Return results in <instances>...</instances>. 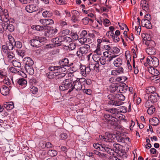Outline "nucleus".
I'll use <instances>...</instances> for the list:
<instances>
[{
	"instance_id": "37",
	"label": "nucleus",
	"mask_w": 160,
	"mask_h": 160,
	"mask_svg": "<svg viewBox=\"0 0 160 160\" xmlns=\"http://www.w3.org/2000/svg\"><path fill=\"white\" fill-rule=\"evenodd\" d=\"M2 25L3 24L7 25L10 23V22L9 19L6 17V16L4 14V13L2 15Z\"/></svg>"
},
{
	"instance_id": "63",
	"label": "nucleus",
	"mask_w": 160,
	"mask_h": 160,
	"mask_svg": "<svg viewBox=\"0 0 160 160\" xmlns=\"http://www.w3.org/2000/svg\"><path fill=\"white\" fill-rule=\"evenodd\" d=\"M112 39L114 42H119L120 40V38L118 37V36L115 35H114Z\"/></svg>"
},
{
	"instance_id": "64",
	"label": "nucleus",
	"mask_w": 160,
	"mask_h": 160,
	"mask_svg": "<svg viewBox=\"0 0 160 160\" xmlns=\"http://www.w3.org/2000/svg\"><path fill=\"white\" fill-rule=\"evenodd\" d=\"M108 98L110 100H113L116 99L115 95H114L112 94H110L108 96Z\"/></svg>"
},
{
	"instance_id": "35",
	"label": "nucleus",
	"mask_w": 160,
	"mask_h": 160,
	"mask_svg": "<svg viewBox=\"0 0 160 160\" xmlns=\"http://www.w3.org/2000/svg\"><path fill=\"white\" fill-rule=\"evenodd\" d=\"M62 44L67 43H69L72 42V39L70 37H64L62 36Z\"/></svg>"
},
{
	"instance_id": "15",
	"label": "nucleus",
	"mask_w": 160,
	"mask_h": 160,
	"mask_svg": "<svg viewBox=\"0 0 160 160\" xmlns=\"http://www.w3.org/2000/svg\"><path fill=\"white\" fill-rule=\"evenodd\" d=\"M148 71L153 76V77H154V76H156V78L157 76L159 74V72L158 71L153 67H149L148 68Z\"/></svg>"
},
{
	"instance_id": "32",
	"label": "nucleus",
	"mask_w": 160,
	"mask_h": 160,
	"mask_svg": "<svg viewBox=\"0 0 160 160\" xmlns=\"http://www.w3.org/2000/svg\"><path fill=\"white\" fill-rule=\"evenodd\" d=\"M149 122L152 125L154 126L157 125L159 122L158 119L156 117L153 118L151 120H149Z\"/></svg>"
},
{
	"instance_id": "10",
	"label": "nucleus",
	"mask_w": 160,
	"mask_h": 160,
	"mask_svg": "<svg viewBox=\"0 0 160 160\" xmlns=\"http://www.w3.org/2000/svg\"><path fill=\"white\" fill-rule=\"evenodd\" d=\"M57 28H51L45 31L44 35L47 37L50 38L52 37L57 32Z\"/></svg>"
},
{
	"instance_id": "57",
	"label": "nucleus",
	"mask_w": 160,
	"mask_h": 160,
	"mask_svg": "<svg viewBox=\"0 0 160 160\" xmlns=\"http://www.w3.org/2000/svg\"><path fill=\"white\" fill-rule=\"evenodd\" d=\"M100 63L102 65H105L106 63V58L105 57H101Z\"/></svg>"
},
{
	"instance_id": "18",
	"label": "nucleus",
	"mask_w": 160,
	"mask_h": 160,
	"mask_svg": "<svg viewBox=\"0 0 160 160\" xmlns=\"http://www.w3.org/2000/svg\"><path fill=\"white\" fill-rule=\"evenodd\" d=\"M124 72V69L122 67H120L112 71V74L114 76H116L119 75Z\"/></svg>"
},
{
	"instance_id": "53",
	"label": "nucleus",
	"mask_w": 160,
	"mask_h": 160,
	"mask_svg": "<svg viewBox=\"0 0 160 160\" xmlns=\"http://www.w3.org/2000/svg\"><path fill=\"white\" fill-rule=\"evenodd\" d=\"M94 63H90L88 66H87L89 69V70L90 72L93 71L95 70Z\"/></svg>"
},
{
	"instance_id": "29",
	"label": "nucleus",
	"mask_w": 160,
	"mask_h": 160,
	"mask_svg": "<svg viewBox=\"0 0 160 160\" xmlns=\"http://www.w3.org/2000/svg\"><path fill=\"white\" fill-rule=\"evenodd\" d=\"M146 52L150 55H153L155 54L156 50L154 47L151 48H147L146 49Z\"/></svg>"
},
{
	"instance_id": "47",
	"label": "nucleus",
	"mask_w": 160,
	"mask_h": 160,
	"mask_svg": "<svg viewBox=\"0 0 160 160\" xmlns=\"http://www.w3.org/2000/svg\"><path fill=\"white\" fill-rule=\"evenodd\" d=\"M70 35L72 39L75 40H78V36L77 33L72 32L70 34Z\"/></svg>"
},
{
	"instance_id": "2",
	"label": "nucleus",
	"mask_w": 160,
	"mask_h": 160,
	"mask_svg": "<svg viewBox=\"0 0 160 160\" xmlns=\"http://www.w3.org/2000/svg\"><path fill=\"white\" fill-rule=\"evenodd\" d=\"M113 143H109L110 145H107L108 147L112 149H112L113 151L118 153L120 156H123L125 153L122 150V146L119 144Z\"/></svg>"
},
{
	"instance_id": "16",
	"label": "nucleus",
	"mask_w": 160,
	"mask_h": 160,
	"mask_svg": "<svg viewBox=\"0 0 160 160\" xmlns=\"http://www.w3.org/2000/svg\"><path fill=\"white\" fill-rule=\"evenodd\" d=\"M23 61L25 62V67L32 66L34 64V62L32 59L29 57L24 58Z\"/></svg>"
},
{
	"instance_id": "61",
	"label": "nucleus",
	"mask_w": 160,
	"mask_h": 160,
	"mask_svg": "<svg viewBox=\"0 0 160 160\" xmlns=\"http://www.w3.org/2000/svg\"><path fill=\"white\" fill-rule=\"evenodd\" d=\"M60 138L61 139L65 140L66 138H67L68 137L66 133H61L60 135Z\"/></svg>"
},
{
	"instance_id": "40",
	"label": "nucleus",
	"mask_w": 160,
	"mask_h": 160,
	"mask_svg": "<svg viewBox=\"0 0 160 160\" xmlns=\"http://www.w3.org/2000/svg\"><path fill=\"white\" fill-rule=\"evenodd\" d=\"M48 154L51 157H54L57 154V152L54 150H50L48 152Z\"/></svg>"
},
{
	"instance_id": "12",
	"label": "nucleus",
	"mask_w": 160,
	"mask_h": 160,
	"mask_svg": "<svg viewBox=\"0 0 160 160\" xmlns=\"http://www.w3.org/2000/svg\"><path fill=\"white\" fill-rule=\"evenodd\" d=\"M109 88L111 92L112 93L115 92H119V84L116 83H112L110 86Z\"/></svg>"
},
{
	"instance_id": "60",
	"label": "nucleus",
	"mask_w": 160,
	"mask_h": 160,
	"mask_svg": "<svg viewBox=\"0 0 160 160\" xmlns=\"http://www.w3.org/2000/svg\"><path fill=\"white\" fill-rule=\"evenodd\" d=\"M114 33H112L111 32L108 31L107 32L106 35L110 39L112 38L114 35Z\"/></svg>"
},
{
	"instance_id": "22",
	"label": "nucleus",
	"mask_w": 160,
	"mask_h": 160,
	"mask_svg": "<svg viewBox=\"0 0 160 160\" xmlns=\"http://www.w3.org/2000/svg\"><path fill=\"white\" fill-rule=\"evenodd\" d=\"M128 88V87L125 83H123L122 85H119V92L122 93L126 92Z\"/></svg>"
},
{
	"instance_id": "9",
	"label": "nucleus",
	"mask_w": 160,
	"mask_h": 160,
	"mask_svg": "<svg viewBox=\"0 0 160 160\" xmlns=\"http://www.w3.org/2000/svg\"><path fill=\"white\" fill-rule=\"evenodd\" d=\"M80 74L84 77H86L87 75H89L90 72L88 66L86 67L85 65L81 64L79 68Z\"/></svg>"
},
{
	"instance_id": "56",
	"label": "nucleus",
	"mask_w": 160,
	"mask_h": 160,
	"mask_svg": "<svg viewBox=\"0 0 160 160\" xmlns=\"http://www.w3.org/2000/svg\"><path fill=\"white\" fill-rule=\"evenodd\" d=\"M144 27L148 29L152 28V25L150 21L148 20L147 21L146 24L145 26Z\"/></svg>"
},
{
	"instance_id": "27",
	"label": "nucleus",
	"mask_w": 160,
	"mask_h": 160,
	"mask_svg": "<svg viewBox=\"0 0 160 160\" xmlns=\"http://www.w3.org/2000/svg\"><path fill=\"white\" fill-rule=\"evenodd\" d=\"M13 41H14V38H11V40H10V42H6L7 47L9 50H12L13 49L15 45L13 43Z\"/></svg>"
},
{
	"instance_id": "58",
	"label": "nucleus",
	"mask_w": 160,
	"mask_h": 160,
	"mask_svg": "<svg viewBox=\"0 0 160 160\" xmlns=\"http://www.w3.org/2000/svg\"><path fill=\"white\" fill-rule=\"evenodd\" d=\"M57 72L58 73V75H57V76H56L57 77V78L58 79H60L62 78H64L66 75L65 73H58V72Z\"/></svg>"
},
{
	"instance_id": "30",
	"label": "nucleus",
	"mask_w": 160,
	"mask_h": 160,
	"mask_svg": "<svg viewBox=\"0 0 160 160\" xmlns=\"http://www.w3.org/2000/svg\"><path fill=\"white\" fill-rule=\"evenodd\" d=\"M58 73L55 72H50L47 73V77L50 79H52L55 78L56 76H57Z\"/></svg>"
},
{
	"instance_id": "44",
	"label": "nucleus",
	"mask_w": 160,
	"mask_h": 160,
	"mask_svg": "<svg viewBox=\"0 0 160 160\" xmlns=\"http://www.w3.org/2000/svg\"><path fill=\"white\" fill-rule=\"evenodd\" d=\"M33 28H35V29L37 31H42L45 29V27L43 25V26H33Z\"/></svg>"
},
{
	"instance_id": "45",
	"label": "nucleus",
	"mask_w": 160,
	"mask_h": 160,
	"mask_svg": "<svg viewBox=\"0 0 160 160\" xmlns=\"http://www.w3.org/2000/svg\"><path fill=\"white\" fill-rule=\"evenodd\" d=\"M117 121V118L112 116L108 122L110 123L111 125H114Z\"/></svg>"
},
{
	"instance_id": "24",
	"label": "nucleus",
	"mask_w": 160,
	"mask_h": 160,
	"mask_svg": "<svg viewBox=\"0 0 160 160\" xmlns=\"http://www.w3.org/2000/svg\"><path fill=\"white\" fill-rule=\"evenodd\" d=\"M156 89L155 87L154 86H151L147 87L146 88V92L147 93L146 94H149L153 93H156Z\"/></svg>"
},
{
	"instance_id": "1",
	"label": "nucleus",
	"mask_w": 160,
	"mask_h": 160,
	"mask_svg": "<svg viewBox=\"0 0 160 160\" xmlns=\"http://www.w3.org/2000/svg\"><path fill=\"white\" fill-rule=\"evenodd\" d=\"M99 139L102 141L112 143L117 141L118 142L123 143L125 142L126 140H129V138H123L119 135H116L114 134L109 133L105 136L102 135H99Z\"/></svg>"
},
{
	"instance_id": "52",
	"label": "nucleus",
	"mask_w": 160,
	"mask_h": 160,
	"mask_svg": "<svg viewBox=\"0 0 160 160\" xmlns=\"http://www.w3.org/2000/svg\"><path fill=\"white\" fill-rule=\"evenodd\" d=\"M147 101L146 102L145 104V106L147 108H150L153 106L152 102H150L149 101H148V99L147 100Z\"/></svg>"
},
{
	"instance_id": "38",
	"label": "nucleus",
	"mask_w": 160,
	"mask_h": 160,
	"mask_svg": "<svg viewBox=\"0 0 160 160\" xmlns=\"http://www.w3.org/2000/svg\"><path fill=\"white\" fill-rule=\"evenodd\" d=\"M42 15L44 17H49L52 15V13L51 11H45L42 12Z\"/></svg>"
},
{
	"instance_id": "34",
	"label": "nucleus",
	"mask_w": 160,
	"mask_h": 160,
	"mask_svg": "<svg viewBox=\"0 0 160 160\" xmlns=\"http://www.w3.org/2000/svg\"><path fill=\"white\" fill-rule=\"evenodd\" d=\"M25 68L27 72L29 74L32 75L34 73V70L32 66L29 67H25Z\"/></svg>"
},
{
	"instance_id": "11",
	"label": "nucleus",
	"mask_w": 160,
	"mask_h": 160,
	"mask_svg": "<svg viewBox=\"0 0 160 160\" xmlns=\"http://www.w3.org/2000/svg\"><path fill=\"white\" fill-rule=\"evenodd\" d=\"M145 97H148V101L153 103L156 102L159 99V96L156 93H153L150 96H148V94H146Z\"/></svg>"
},
{
	"instance_id": "43",
	"label": "nucleus",
	"mask_w": 160,
	"mask_h": 160,
	"mask_svg": "<svg viewBox=\"0 0 160 160\" xmlns=\"http://www.w3.org/2000/svg\"><path fill=\"white\" fill-rule=\"evenodd\" d=\"M148 108L147 112L149 114H152L155 111V108L153 106Z\"/></svg>"
},
{
	"instance_id": "8",
	"label": "nucleus",
	"mask_w": 160,
	"mask_h": 160,
	"mask_svg": "<svg viewBox=\"0 0 160 160\" xmlns=\"http://www.w3.org/2000/svg\"><path fill=\"white\" fill-rule=\"evenodd\" d=\"M146 61L150 67H156L159 65V60L155 57L148 56L147 58Z\"/></svg>"
},
{
	"instance_id": "54",
	"label": "nucleus",
	"mask_w": 160,
	"mask_h": 160,
	"mask_svg": "<svg viewBox=\"0 0 160 160\" xmlns=\"http://www.w3.org/2000/svg\"><path fill=\"white\" fill-rule=\"evenodd\" d=\"M94 68H95V70L97 72H98L99 71V68L101 65H100L99 63H94Z\"/></svg>"
},
{
	"instance_id": "36",
	"label": "nucleus",
	"mask_w": 160,
	"mask_h": 160,
	"mask_svg": "<svg viewBox=\"0 0 160 160\" xmlns=\"http://www.w3.org/2000/svg\"><path fill=\"white\" fill-rule=\"evenodd\" d=\"M116 99H118V100L124 101L125 99V97L122 95V93L117 94L115 95Z\"/></svg>"
},
{
	"instance_id": "55",
	"label": "nucleus",
	"mask_w": 160,
	"mask_h": 160,
	"mask_svg": "<svg viewBox=\"0 0 160 160\" xmlns=\"http://www.w3.org/2000/svg\"><path fill=\"white\" fill-rule=\"evenodd\" d=\"M94 153L95 154L99 156L100 157H103L105 156L106 154H105L102 153L100 152H99L96 150H94L93 151Z\"/></svg>"
},
{
	"instance_id": "46",
	"label": "nucleus",
	"mask_w": 160,
	"mask_h": 160,
	"mask_svg": "<svg viewBox=\"0 0 160 160\" xmlns=\"http://www.w3.org/2000/svg\"><path fill=\"white\" fill-rule=\"evenodd\" d=\"M30 90L31 92L33 94H36L38 91V88L33 86L31 87Z\"/></svg>"
},
{
	"instance_id": "39",
	"label": "nucleus",
	"mask_w": 160,
	"mask_h": 160,
	"mask_svg": "<svg viewBox=\"0 0 160 160\" xmlns=\"http://www.w3.org/2000/svg\"><path fill=\"white\" fill-rule=\"evenodd\" d=\"M13 43V44H15L14 46L17 48H20L22 47V43L21 42L19 41L15 42L14 39Z\"/></svg>"
},
{
	"instance_id": "26",
	"label": "nucleus",
	"mask_w": 160,
	"mask_h": 160,
	"mask_svg": "<svg viewBox=\"0 0 160 160\" xmlns=\"http://www.w3.org/2000/svg\"><path fill=\"white\" fill-rule=\"evenodd\" d=\"M113 63L116 67H119L122 64V61L121 58H118L114 60Z\"/></svg>"
},
{
	"instance_id": "7",
	"label": "nucleus",
	"mask_w": 160,
	"mask_h": 160,
	"mask_svg": "<svg viewBox=\"0 0 160 160\" xmlns=\"http://www.w3.org/2000/svg\"><path fill=\"white\" fill-rule=\"evenodd\" d=\"M90 47L88 44H85L80 47L77 51L76 54L78 57H80L86 55L90 50Z\"/></svg>"
},
{
	"instance_id": "62",
	"label": "nucleus",
	"mask_w": 160,
	"mask_h": 160,
	"mask_svg": "<svg viewBox=\"0 0 160 160\" xmlns=\"http://www.w3.org/2000/svg\"><path fill=\"white\" fill-rule=\"evenodd\" d=\"M8 55V57L10 59L14 57V54L12 52H8L6 53Z\"/></svg>"
},
{
	"instance_id": "49",
	"label": "nucleus",
	"mask_w": 160,
	"mask_h": 160,
	"mask_svg": "<svg viewBox=\"0 0 160 160\" xmlns=\"http://www.w3.org/2000/svg\"><path fill=\"white\" fill-rule=\"evenodd\" d=\"M76 43H70L68 46V48L69 50H72L75 48L76 47Z\"/></svg>"
},
{
	"instance_id": "48",
	"label": "nucleus",
	"mask_w": 160,
	"mask_h": 160,
	"mask_svg": "<svg viewBox=\"0 0 160 160\" xmlns=\"http://www.w3.org/2000/svg\"><path fill=\"white\" fill-rule=\"evenodd\" d=\"M12 63L14 66L16 67L20 68L21 66V63L15 60H13L12 61Z\"/></svg>"
},
{
	"instance_id": "17",
	"label": "nucleus",
	"mask_w": 160,
	"mask_h": 160,
	"mask_svg": "<svg viewBox=\"0 0 160 160\" xmlns=\"http://www.w3.org/2000/svg\"><path fill=\"white\" fill-rule=\"evenodd\" d=\"M2 27L4 30H8L10 32H12L14 29V27L12 24H10V23L7 25L5 24H2Z\"/></svg>"
},
{
	"instance_id": "4",
	"label": "nucleus",
	"mask_w": 160,
	"mask_h": 160,
	"mask_svg": "<svg viewBox=\"0 0 160 160\" xmlns=\"http://www.w3.org/2000/svg\"><path fill=\"white\" fill-rule=\"evenodd\" d=\"M84 78H82L81 79L77 78H76L73 80V87L72 88L69 89L68 92H70L73 90V89H75L76 90H81L82 87L83 85V81Z\"/></svg>"
},
{
	"instance_id": "59",
	"label": "nucleus",
	"mask_w": 160,
	"mask_h": 160,
	"mask_svg": "<svg viewBox=\"0 0 160 160\" xmlns=\"http://www.w3.org/2000/svg\"><path fill=\"white\" fill-rule=\"evenodd\" d=\"M95 53H96L97 55H101V51L100 50V46H97V48L94 51Z\"/></svg>"
},
{
	"instance_id": "51",
	"label": "nucleus",
	"mask_w": 160,
	"mask_h": 160,
	"mask_svg": "<svg viewBox=\"0 0 160 160\" xmlns=\"http://www.w3.org/2000/svg\"><path fill=\"white\" fill-rule=\"evenodd\" d=\"M5 11V10L2 9L1 7L0 6V23H2V15L4 14V12Z\"/></svg>"
},
{
	"instance_id": "41",
	"label": "nucleus",
	"mask_w": 160,
	"mask_h": 160,
	"mask_svg": "<svg viewBox=\"0 0 160 160\" xmlns=\"http://www.w3.org/2000/svg\"><path fill=\"white\" fill-rule=\"evenodd\" d=\"M127 78L124 76L116 78L117 81L118 82H124L127 80Z\"/></svg>"
},
{
	"instance_id": "31",
	"label": "nucleus",
	"mask_w": 160,
	"mask_h": 160,
	"mask_svg": "<svg viewBox=\"0 0 160 160\" xmlns=\"http://www.w3.org/2000/svg\"><path fill=\"white\" fill-rule=\"evenodd\" d=\"M61 65L57 66L58 68L56 72H58V73H65V72H66L67 69Z\"/></svg>"
},
{
	"instance_id": "5",
	"label": "nucleus",
	"mask_w": 160,
	"mask_h": 160,
	"mask_svg": "<svg viewBox=\"0 0 160 160\" xmlns=\"http://www.w3.org/2000/svg\"><path fill=\"white\" fill-rule=\"evenodd\" d=\"M94 148L102 152H105L110 154L112 149L108 147L107 145L103 143H95L93 144Z\"/></svg>"
},
{
	"instance_id": "21",
	"label": "nucleus",
	"mask_w": 160,
	"mask_h": 160,
	"mask_svg": "<svg viewBox=\"0 0 160 160\" xmlns=\"http://www.w3.org/2000/svg\"><path fill=\"white\" fill-rule=\"evenodd\" d=\"M143 43L147 45L148 48H151L154 47L156 46V43L153 40H147V41H143Z\"/></svg>"
},
{
	"instance_id": "23",
	"label": "nucleus",
	"mask_w": 160,
	"mask_h": 160,
	"mask_svg": "<svg viewBox=\"0 0 160 160\" xmlns=\"http://www.w3.org/2000/svg\"><path fill=\"white\" fill-rule=\"evenodd\" d=\"M141 6L142 9L145 11H148L149 9L148 4L145 0H142L141 1Z\"/></svg>"
},
{
	"instance_id": "6",
	"label": "nucleus",
	"mask_w": 160,
	"mask_h": 160,
	"mask_svg": "<svg viewBox=\"0 0 160 160\" xmlns=\"http://www.w3.org/2000/svg\"><path fill=\"white\" fill-rule=\"evenodd\" d=\"M47 40L46 38L44 37H36L35 38L30 40V45L33 47L38 48L41 45L40 43L43 41Z\"/></svg>"
},
{
	"instance_id": "3",
	"label": "nucleus",
	"mask_w": 160,
	"mask_h": 160,
	"mask_svg": "<svg viewBox=\"0 0 160 160\" xmlns=\"http://www.w3.org/2000/svg\"><path fill=\"white\" fill-rule=\"evenodd\" d=\"M73 85V79H66L63 81L62 84L59 87V89L62 91L67 90L72 88Z\"/></svg>"
},
{
	"instance_id": "20",
	"label": "nucleus",
	"mask_w": 160,
	"mask_h": 160,
	"mask_svg": "<svg viewBox=\"0 0 160 160\" xmlns=\"http://www.w3.org/2000/svg\"><path fill=\"white\" fill-rule=\"evenodd\" d=\"M59 62L60 63V65L64 67H70L73 64L72 63L69 64V60L67 58L62 59Z\"/></svg>"
},
{
	"instance_id": "25",
	"label": "nucleus",
	"mask_w": 160,
	"mask_h": 160,
	"mask_svg": "<svg viewBox=\"0 0 160 160\" xmlns=\"http://www.w3.org/2000/svg\"><path fill=\"white\" fill-rule=\"evenodd\" d=\"M27 12L32 13L36 11V7L33 5H28L26 6L25 8Z\"/></svg>"
},
{
	"instance_id": "50",
	"label": "nucleus",
	"mask_w": 160,
	"mask_h": 160,
	"mask_svg": "<svg viewBox=\"0 0 160 160\" xmlns=\"http://www.w3.org/2000/svg\"><path fill=\"white\" fill-rule=\"evenodd\" d=\"M87 37H81L78 39V41L81 44H83L87 42Z\"/></svg>"
},
{
	"instance_id": "13",
	"label": "nucleus",
	"mask_w": 160,
	"mask_h": 160,
	"mask_svg": "<svg viewBox=\"0 0 160 160\" xmlns=\"http://www.w3.org/2000/svg\"><path fill=\"white\" fill-rule=\"evenodd\" d=\"M40 22L45 27L46 26L52 24L54 23L53 20L50 19H42L40 20Z\"/></svg>"
},
{
	"instance_id": "33",
	"label": "nucleus",
	"mask_w": 160,
	"mask_h": 160,
	"mask_svg": "<svg viewBox=\"0 0 160 160\" xmlns=\"http://www.w3.org/2000/svg\"><path fill=\"white\" fill-rule=\"evenodd\" d=\"M17 82L19 85L23 87H25L27 83V81L23 78L19 79Z\"/></svg>"
},
{
	"instance_id": "14",
	"label": "nucleus",
	"mask_w": 160,
	"mask_h": 160,
	"mask_svg": "<svg viewBox=\"0 0 160 160\" xmlns=\"http://www.w3.org/2000/svg\"><path fill=\"white\" fill-rule=\"evenodd\" d=\"M62 36H60L56 38H53L52 39V42L55 45L57 46H59L62 45Z\"/></svg>"
},
{
	"instance_id": "42",
	"label": "nucleus",
	"mask_w": 160,
	"mask_h": 160,
	"mask_svg": "<svg viewBox=\"0 0 160 160\" xmlns=\"http://www.w3.org/2000/svg\"><path fill=\"white\" fill-rule=\"evenodd\" d=\"M111 51V52H112L113 54H118L120 52V49L117 47H114L112 48Z\"/></svg>"
},
{
	"instance_id": "19",
	"label": "nucleus",
	"mask_w": 160,
	"mask_h": 160,
	"mask_svg": "<svg viewBox=\"0 0 160 160\" xmlns=\"http://www.w3.org/2000/svg\"><path fill=\"white\" fill-rule=\"evenodd\" d=\"M9 88L4 85H3L1 88L0 92L3 95L6 96L8 95L9 92Z\"/></svg>"
},
{
	"instance_id": "28",
	"label": "nucleus",
	"mask_w": 160,
	"mask_h": 160,
	"mask_svg": "<svg viewBox=\"0 0 160 160\" xmlns=\"http://www.w3.org/2000/svg\"><path fill=\"white\" fill-rule=\"evenodd\" d=\"M4 107L7 110H11L13 108L14 104L12 102H6L4 103Z\"/></svg>"
}]
</instances>
